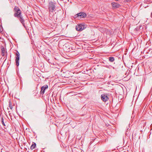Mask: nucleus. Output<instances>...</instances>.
<instances>
[{
	"label": "nucleus",
	"instance_id": "1",
	"mask_svg": "<svg viewBox=\"0 0 152 152\" xmlns=\"http://www.w3.org/2000/svg\"><path fill=\"white\" fill-rule=\"evenodd\" d=\"M14 12V16L18 18L20 22L23 24V26L25 27V20L22 15V11L18 7L15 6L13 9Z\"/></svg>",
	"mask_w": 152,
	"mask_h": 152
},
{
	"label": "nucleus",
	"instance_id": "2",
	"mask_svg": "<svg viewBox=\"0 0 152 152\" xmlns=\"http://www.w3.org/2000/svg\"><path fill=\"white\" fill-rule=\"evenodd\" d=\"M85 27H84V25L82 24H78L76 26V30L78 31H81L85 29Z\"/></svg>",
	"mask_w": 152,
	"mask_h": 152
},
{
	"label": "nucleus",
	"instance_id": "3",
	"mask_svg": "<svg viewBox=\"0 0 152 152\" xmlns=\"http://www.w3.org/2000/svg\"><path fill=\"white\" fill-rule=\"evenodd\" d=\"M55 9V6L53 2H51L49 3V11L53 12Z\"/></svg>",
	"mask_w": 152,
	"mask_h": 152
},
{
	"label": "nucleus",
	"instance_id": "4",
	"mask_svg": "<svg viewBox=\"0 0 152 152\" xmlns=\"http://www.w3.org/2000/svg\"><path fill=\"white\" fill-rule=\"evenodd\" d=\"M86 16V14L83 12L79 13L75 15V18H77L80 17V18H84Z\"/></svg>",
	"mask_w": 152,
	"mask_h": 152
},
{
	"label": "nucleus",
	"instance_id": "5",
	"mask_svg": "<svg viewBox=\"0 0 152 152\" xmlns=\"http://www.w3.org/2000/svg\"><path fill=\"white\" fill-rule=\"evenodd\" d=\"M48 88V86L45 85H44V86H42L41 88V91H40V93L42 95L45 92V91L46 89H47Z\"/></svg>",
	"mask_w": 152,
	"mask_h": 152
},
{
	"label": "nucleus",
	"instance_id": "6",
	"mask_svg": "<svg viewBox=\"0 0 152 152\" xmlns=\"http://www.w3.org/2000/svg\"><path fill=\"white\" fill-rule=\"evenodd\" d=\"M102 99L104 102H106L108 99V98L107 95L104 94H102L101 96Z\"/></svg>",
	"mask_w": 152,
	"mask_h": 152
},
{
	"label": "nucleus",
	"instance_id": "7",
	"mask_svg": "<svg viewBox=\"0 0 152 152\" xmlns=\"http://www.w3.org/2000/svg\"><path fill=\"white\" fill-rule=\"evenodd\" d=\"M111 5L112 7L114 8H119L120 6L119 4L115 2H112Z\"/></svg>",
	"mask_w": 152,
	"mask_h": 152
},
{
	"label": "nucleus",
	"instance_id": "8",
	"mask_svg": "<svg viewBox=\"0 0 152 152\" xmlns=\"http://www.w3.org/2000/svg\"><path fill=\"white\" fill-rule=\"evenodd\" d=\"M19 56H16L15 61L17 66L19 65Z\"/></svg>",
	"mask_w": 152,
	"mask_h": 152
},
{
	"label": "nucleus",
	"instance_id": "9",
	"mask_svg": "<svg viewBox=\"0 0 152 152\" xmlns=\"http://www.w3.org/2000/svg\"><path fill=\"white\" fill-rule=\"evenodd\" d=\"M1 55L2 56H4V55L5 50L4 48L3 47H1Z\"/></svg>",
	"mask_w": 152,
	"mask_h": 152
},
{
	"label": "nucleus",
	"instance_id": "10",
	"mask_svg": "<svg viewBox=\"0 0 152 152\" xmlns=\"http://www.w3.org/2000/svg\"><path fill=\"white\" fill-rule=\"evenodd\" d=\"M36 144L34 142V144H33L31 146L30 148L31 150H33L34 148H35V147H36Z\"/></svg>",
	"mask_w": 152,
	"mask_h": 152
},
{
	"label": "nucleus",
	"instance_id": "11",
	"mask_svg": "<svg viewBox=\"0 0 152 152\" xmlns=\"http://www.w3.org/2000/svg\"><path fill=\"white\" fill-rule=\"evenodd\" d=\"M109 60L110 62H113L114 61V58L113 57H111L109 58Z\"/></svg>",
	"mask_w": 152,
	"mask_h": 152
},
{
	"label": "nucleus",
	"instance_id": "12",
	"mask_svg": "<svg viewBox=\"0 0 152 152\" xmlns=\"http://www.w3.org/2000/svg\"><path fill=\"white\" fill-rule=\"evenodd\" d=\"M9 107H10V108L11 109H12V103H11V101L10 100L9 101Z\"/></svg>",
	"mask_w": 152,
	"mask_h": 152
},
{
	"label": "nucleus",
	"instance_id": "13",
	"mask_svg": "<svg viewBox=\"0 0 152 152\" xmlns=\"http://www.w3.org/2000/svg\"><path fill=\"white\" fill-rule=\"evenodd\" d=\"M1 120L2 124L3 125V126H5V125L4 121V119L3 118H1Z\"/></svg>",
	"mask_w": 152,
	"mask_h": 152
},
{
	"label": "nucleus",
	"instance_id": "14",
	"mask_svg": "<svg viewBox=\"0 0 152 152\" xmlns=\"http://www.w3.org/2000/svg\"><path fill=\"white\" fill-rule=\"evenodd\" d=\"M16 56H20V54L18 51L16 53Z\"/></svg>",
	"mask_w": 152,
	"mask_h": 152
},
{
	"label": "nucleus",
	"instance_id": "15",
	"mask_svg": "<svg viewBox=\"0 0 152 152\" xmlns=\"http://www.w3.org/2000/svg\"><path fill=\"white\" fill-rule=\"evenodd\" d=\"M125 1H127V2H128V1H130L131 0H125Z\"/></svg>",
	"mask_w": 152,
	"mask_h": 152
},
{
	"label": "nucleus",
	"instance_id": "16",
	"mask_svg": "<svg viewBox=\"0 0 152 152\" xmlns=\"http://www.w3.org/2000/svg\"><path fill=\"white\" fill-rule=\"evenodd\" d=\"M151 18H152V12H151Z\"/></svg>",
	"mask_w": 152,
	"mask_h": 152
}]
</instances>
